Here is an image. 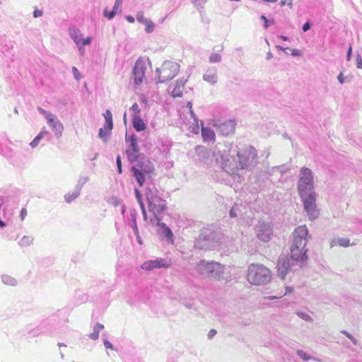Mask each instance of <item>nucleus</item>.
<instances>
[{"label":"nucleus","mask_w":362,"mask_h":362,"mask_svg":"<svg viewBox=\"0 0 362 362\" xmlns=\"http://www.w3.org/2000/svg\"><path fill=\"white\" fill-rule=\"evenodd\" d=\"M105 119V129L112 130L113 128L112 115L110 110H107L104 114Z\"/></svg>","instance_id":"nucleus-26"},{"label":"nucleus","mask_w":362,"mask_h":362,"mask_svg":"<svg viewBox=\"0 0 362 362\" xmlns=\"http://www.w3.org/2000/svg\"><path fill=\"white\" fill-rule=\"evenodd\" d=\"M37 111H38L41 115H44V116H45V115L47 114V112H48V111H47V110H44L43 108H42V107H37Z\"/></svg>","instance_id":"nucleus-60"},{"label":"nucleus","mask_w":362,"mask_h":362,"mask_svg":"<svg viewBox=\"0 0 362 362\" xmlns=\"http://www.w3.org/2000/svg\"><path fill=\"white\" fill-rule=\"evenodd\" d=\"M269 23L272 24V23H274V21H273L271 22L269 21H264V27L267 29L269 27Z\"/></svg>","instance_id":"nucleus-63"},{"label":"nucleus","mask_w":362,"mask_h":362,"mask_svg":"<svg viewBox=\"0 0 362 362\" xmlns=\"http://www.w3.org/2000/svg\"><path fill=\"white\" fill-rule=\"evenodd\" d=\"M240 211V208L238 204H235L233 208L230 209L229 215L230 218H235L237 217L238 214V212Z\"/></svg>","instance_id":"nucleus-38"},{"label":"nucleus","mask_w":362,"mask_h":362,"mask_svg":"<svg viewBox=\"0 0 362 362\" xmlns=\"http://www.w3.org/2000/svg\"><path fill=\"white\" fill-rule=\"evenodd\" d=\"M146 70V67L144 64L142 62L137 60L132 71V77L134 78V83L136 86H139L143 82V79L145 77Z\"/></svg>","instance_id":"nucleus-14"},{"label":"nucleus","mask_w":362,"mask_h":362,"mask_svg":"<svg viewBox=\"0 0 362 362\" xmlns=\"http://www.w3.org/2000/svg\"><path fill=\"white\" fill-rule=\"evenodd\" d=\"M104 329L103 325L101 323L97 322L93 326V332L90 333L88 337L92 340H96L99 337V333Z\"/></svg>","instance_id":"nucleus-24"},{"label":"nucleus","mask_w":362,"mask_h":362,"mask_svg":"<svg viewBox=\"0 0 362 362\" xmlns=\"http://www.w3.org/2000/svg\"><path fill=\"white\" fill-rule=\"evenodd\" d=\"M145 196L148 202V210L153 215L163 214L166 209V201L161 198L160 192L154 184L147 182Z\"/></svg>","instance_id":"nucleus-4"},{"label":"nucleus","mask_w":362,"mask_h":362,"mask_svg":"<svg viewBox=\"0 0 362 362\" xmlns=\"http://www.w3.org/2000/svg\"><path fill=\"white\" fill-rule=\"evenodd\" d=\"M222 59V57L221 54L218 53H213L210 55L209 62L210 63H218L221 62Z\"/></svg>","instance_id":"nucleus-33"},{"label":"nucleus","mask_w":362,"mask_h":362,"mask_svg":"<svg viewBox=\"0 0 362 362\" xmlns=\"http://www.w3.org/2000/svg\"><path fill=\"white\" fill-rule=\"evenodd\" d=\"M132 125L136 132L144 131L146 128V124L141 118L140 115H132Z\"/></svg>","instance_id":"nucleus-19"},{"label":"nucleus","mask_w":362,"mask_h":362,"mask_svg":"<svg viewBox=\"0 0 362 362\" xmlns=\"http://www.w3.org/2000/svg\"><path fill=\"white\" fill-rule=\"evenodd\" d=\"M144 25H146L145 30L147 33H151L154 30L155 23L152 21L148 19Z\"/></svg>","instance_id":"nucleus-34"},{"label":"nucleus","mask_w":362,"mask_h":362,"mask_svg":"<svg viewBox=\"0 0 362 362\" xmlns=\"http://www.w3.org/2000/svg\"><path fill=\"white\" fill-rule=\"evenodd\" d=\"M88 180L89 177L88 176H80L75 186V188L81 191L83 185L88 181Z\"/></svg>","instance_id":"nucleus-31"},{"label":"nucleus","mask_w":362,"mask_h":362,"mask_svg":"<svg viewBox=\"0 0 362 362\" xmlns=\"http://www.w3.org/2000/svg\"><path fill=\"white\" fill-rule=\"evenodd\" d=\"M135 164L132 168L133 177L141 187L146 181L151 179V174L154 171L153 163L144 156L134 161Z\"/></svg>","instance_id":"nucleus-5"},{"label":"nucleus","mask_w":362,"mask_h":362,"mask_svg":"<svg viewBox=\"0 0 362 362\" xmlns=\"http://www.w3.org/2000/svg\"><path fill=\"white\" fill-rule=\"evenodd\" d=\"M42 14H43L42 11L39 9H35V11H33V16L35 18L40 17L42 16Z\"/></svg>","instance_id":"nucleus-50"},{"label":"nucleus","mask_w":362,"mask_h":362,"mask_svg":"<svg viewBox=\"0 0 362 362\" xmlns=\"http://www.w3.org/2000/svg\"><path fill=\"white\" fill-rule=\"evenodd\" d=\"M122 0H115V5H114L112 9L114 11H117L118 8L122 5Z\"/></svg>","instance_id":"nucleus-49"},{"label":"nucleus","mask_w":362,"mask_h":362,"mask_svg":"<svg viewBox=\"0 0 362 362\" xmlns=\"http://www.w3.org/2000/svg\"><path fill=\"white\" fill-rule=\"evenodd\" d=\"M136 20L138 21V22H139L140 23H142V24H144L147 22V21L148 19L144 18V12L143 11H139L137 14H136Z\"/></svg>","instance_id":"nucleus-39"},{"label":"nucleus","mask_w":362,"mask_h":362,"mask_svg":"<svg viewBox=\"0 0 362 362\" xmlns=\"http://www.w3.org/2000/svg\"><path fill=\"white\" fill-rule=\"evenodd\" d=\"M125 140L126 142L129 143V145L126 150V153L128 160L130 163H134L139 158L143 157V156H141V154L139 153L137 137L134 134H132L129 136L127 134Z\"/></svg>","instance_id":"nucleus-10"},{"label":"nucleus","mask_w":362,"mask_h":362,"mask_svg":"<svg viewBox=\"0 0 362 362\" xmlns=\"http://www.w3.org/2000/svg\"><path fill=\"white\" fill-rule=\"evenodd\" d=\"M45 117L47 121V124L52 122L54 119H57L56 116L50 112H47Z\"/></svg>","instance_id":"nucleus-44"},{"label":"nucleus","mask_w":362,"mask_h":362,"mask_svg":"<svg viewBox=\"0 0 362 362\" xmlns=\"http://www.w3.org/2000/svg\"><path fill=\"white\" fill-rule=\"evenodd\" d=\"M134 192H135L136 198L140 205L144 219V221H146L147 220V213H146V209L144 206V204L142 201V198H141L142 196L138 189H135Z\"/></svg>","instance_id":"nucleus-25"},{"label":"nucleus","mask_w":362,"mask_h":362,"mask_svg":"<svg viewBox=\"0 0 362 362\" xmlns=\"http://www.w3.org/2000/svg\"><path fill=\"white\" fill-rule=\"evenodd\" d=\"M291 54L293 56H300V51L296 49H293L291 51Z\"/></svg>","instance_id":"nucleus-59"},{"label":"nucleus","mask_w":362,"mask_h":362,"mask_svg":"<svg viewBox=\"0 0 362 362\" xmlns=\"http://www.w3.org/2000/svg\"><path fill=\"white\" fill-rule=\"evenodd\" d=\"M296 315L301 319L304 320L307 322L312 321V317L309 315V314L303 312V311H298L296 312Z\"/></svg>","instance_id":"nucleus-36"},{"label":"nucleus","mask_w":362,"mask_h":362,"mask_svg":"<svg viewBox=\"0 0 362 362\" xmlns=\"http://www.w3.org/2000/svg\"><path fill=\"white\" fill-rule=\"evenodd\" d=\"M103 344L106 349H113V345L106 339H103Z\"/></svg>","instance_id":"nucleus-48"},{"label":"nucleus","mask_w":362,"mask_h":362,"mask_svg":"<svg viewBox=\"0 0 362 362\" xmlns=\"http://www.w3.org/2000/svg\"><path fill=\"white\" fill-rule=\"evenodd\" d=\"M293 240L291 244V257L282 255L279 256L276 268L278 276L284 279L287 274L298 263L303 264L308 259L306 245L310 238L308 229L305 225L298 226L293 233Z\"/></svg>","instance_id":"nucleus-1"},{"label":"nucleus","mask_w":362,"mask_h":362,"mask_svg":"<svg viewBox=\"0 0 362 362\" xmlns=\"http://www.w3.org/2000/svg\"><path fill=\"white\" fill-rule=\"evenodd\" d=\"M201 20L203 23H204L206 24H209V21H210L207 17H204L203 15H202Z\"/></svg>","instance_id":"nucleus-62"},{"label":"nucleus","mask_w":362,"mask_h":362,"mask_svg":"<svg viewBox=\"0 0 362 362\" xmlns=\"http://www.w3.org/2000/svg\"><path fill=\"white\" fill-rule=\"evenodd\" d=\"M356 67L362 69V57L360 54H358L356 56Z\"/></svg>","instance_id":"nucleus-45"},{"label":"nucleus","mask_w":362,"mask_h":362,"mask_svg":"<svg viewBox=\"0 0 362 362\" xmlns=\"http://www.w3.org/2000/svg\"><path fill=\"white\" fill-rule=\"evenodd\" d=\"M136 238V240L139 245H143V240L141 239V237L139 235V230H137V233H134Z\"/></svg>","instance_id":"nucleus-53"},{"label":"nucleus","mask_w":362,"mask_h":362,"mask_svg":"<svg viewBox=\"0 0 362 362\" xmlns=\"http://www.w3.org/2000/svg\"><path fill=\"white\" fill-rule=\"evenodd\" d=\"M349 242H350L349 239L344 238H338L336 240L332 241L331 247H333L335 243H337L340 246L346 247H348L350 245Z\"/></svg>","instance_id":"nucleus-29"},{"label":"nucleus","mask_w":362,"mask_h":362,"mask_svg":"<svg viewBox=\"0 0 362 362\" xmlns=\"http://www.w3.org/2000/svg\"><path fill=\"white\" fill-rule=\"evenodd\" d=\"M189 112H190V115H191L192 117L194 119V122H197V123H198V119H197V117H196L195 114H194V112L192 111V108H191V109L189 110Z\"/></svg>","instance_id":"nucleus-61"},{"label":"nucleus","mask_w":362,"mask_h":362,"mask_svg":"<svg viewBox=\"0 0 362 362\" xmlns=\"http://www.w3.org/2000/svg\"><path fill=\"white\" fill-rule=\"evenodd\" d=\"M117 13V11H114L113 9L110 11H108L107 9H105L104 16L108 19H112Z\"/></svg>","instance_id":"nucleus-41"},{"label":"nucleus","mask_w":362,"mask_h":362,"mask_svg":"<svg viewBox=\"0 0 362 362\" xmlns=\"http://www.w3.org/2000/svg\"><path fill=\"white\" fill-rule=\"evenodd\" d=\"M130 110H132L134 112L133 115H140V112H141L139 106L136 103H134L132 105V107H130Z\"/></svg>","instance_id":"nucleus-43"},{"label":"nucleus","mask_w":362,"mask_h":362,"mask_svg":"<svg viewBox=\"0 0 362 362\" xmlns=\"http://www.w3.org/2000/svg\"><path fill=\"white\" fill-rule=\"evenodd\" d=\"M111 130H107V129L100 128L98 132V136L103 139V141L106 142L107 140V137L109 136L110 132Z\"/></svg>","instance_id":"nucleus-32"},{"label":"nucleus","mask_w":362,"mask_h":362,"mask_svg":"<svg viewBox=\"0 0 362 362\" xmlns=\"http://www.w3.org/2000/svg\"><path fill=\"white\" fill-rule=\"evenodd\" d=\"M163 214H158L157 215H153L151 218V223L153 225H157L159 227L158 233L160 235L165 238L168 240L173 242V233L171 229L164 223H162Z\"/></svg>","instance_id":"nucleus-11"},{"label":"nucleus","mask_w":362,"mask_h":362,"mask_svg":"<svg viewBox=\"0 0 362 362\" xmlns=\"http://www.w3.org/2000/svg\"><path fill=\"white\" fill-rule=\"evenodd\" d=\"M45 136H47V139H49L50 134L49 132L46 130H42L35 137V139L30 142V145L32 148H35L39 144L40 141L45 138Z\"/></svg>","instance_id":"nucleus-23"},{"label":"nucleus","mask_w":362,"mask_h":362,"mask_svg":"<svg viewBox=\"0 0 362 362\" xmlns=\"http://www.w3.org/2000/svg\"><path fill=\"white\" fill-rule=\"evenodd\" d=\"M273 57V54L271 52H268L267 54V57H266V59L267 60H269L271 59Z\"/></svg>","instance_id":"nucleus-64"},{"label":"nucleus","mask_w":362,"mask_h":362,"mask_svg":"<svg viewBox=\"0 0 362 362\" xmlns=\"http://www.w3.org/2000/svg\"><path fill=\"white\" fill-rule=\"evenodd\" d=\"M203 79L211 85L216 83L218 81L216 69L214 67L208 69L206 73L203 75Z\"/></svg>","instance_id":"nucleus-18"},{"label":"nucleus","mask_w":362,"mask_h":362,"mask_svg":"<svg viewBox=\"0 0 362 362\" xmlns=\"http://www.w3.org/2000/svg\"><path fill=\"white\" fill-rule=\"evenodd\" d=\"M72 71H73V74H74L75 78H78V75H79V72H78V69L75 66L72 67Z\"/></svg>","instance_id":"nucleus-58"},{"label":"nucleus","mask_w":362,"mask_h":362,"mask_svg":"<svg viewBox=\"0 0 362 362\" xmlns=\"http://www.w3.org/2000/svg\"><path fill=\"white\" fill-rule=\"evenodd\" d=\"M216 329H211L209 331V332L208 333V338L209 339H212L216 335Z\"/></svg>","instance_id":"nucleus-54"},{"label":"nucleus","mask_w":362,"mask_h":362,"mask_svg":"<svg viewBox=\"0 0 362 362\" xmlns=\"http://www.w3.org/2000/svg\"><path fill=\"white\" fill-rule=\"evenodd\" d=\"M125 19L129 22V23H133L134 21H135V19L133 16H130V15H127L125 16Z\"/></svg>","instance_id":"nucleus-57"},{"label":"nucleus","mask_w":362,"mask_h":362,"mask_svg":"<svg viewBox=\"0 0 362 362\" xmlns=\"http://www.w3.org/2000/svg\"><path fill=\"white\" fill-rule=\"evenodd\" d=\"M180 64L172 61H165L160 68L156 70L158 83H165L172 80L179 72Z\"/></svg>","instance_id":"nucleus-8"},{"label":"nucleus","mask_w":362,"mask_h":362,"mask_svg":"<svg viewBox=\"0 0 362 362\" xmlns=\"http://www.w3.org/2000/svg\"><path fill=\"white\" fill-rule=\"evenodd\" d=\"M171 266V260L168 258L158 257L155 259L147 260L141 264V269L147 271L153 269L169 268Z\"/></svg>","instance_id":"nucleus-13"},{"label":"nucleus","mask_w":362,"mask_h":362,"mask_svg":"<svg viewBox=\"0 0 362 362\" xmlns=\"http://www.w3.org/2000/svg\"><path fill=\"white\" fill-rule=\"evenodd\" d=\"M341 332L342 334H344L346 337H348L353 342V344L354 345H357L358 341L353 335H351L350 333H349L346 330H342Z\"/></svg>","instance_id":"nucleus-40"},{"label":"nucleus","mask_w":362,"mask_h":362,"mask_svg":"<svg viewBox=\"0 0 362 362\" xmlns=\"http://www.w3.org/2000/svg\"><path fill=\"white\" fill-rule=\"evenodd\" d=\"M235 125V120L228 119L224 122H217L215 126L223 135L228 136L233 133Z\"/></svg>","instance_id":"nucleus-16"},{"label":"nucleus","mask_w":362,"mask_h":362,"mask_svg":"<svg viewBox=\"0 0 362 362\" xmlns=\"http://www.w3.org/2000/svg\"><path fill=\"white\" fill-rule=\"evenodd\" d=\"M207 1V0H194L193 4L194 6L197 8V10L202 13L201 9L203 8L204 4Z\"/></svg>","instance_id":"nucleus-37"},{"label":"nucleus","mask_w":362,"mask_h":362,"mask_svg":"<svg viewBox=\"0 0 362 362\" xmlns=\"http://www.w3.org/2000/svg\"><path fill=\"white\" fill-rule=\"evenodd\" d=\"M337 79L341 84H343L344 83V77L341 72L337 76Z\"/></svg>","instance_id":"nucleus-56"},{"label":"nucleus","mask_w":362,"mask_h":362,"mask_svg":"<svg viewBox=\"0 0 362 362\" xmlns=\"http://www.w3.org/2000/svg\"><path fill=\"white\" fill-rule=\"evenodd\" d=\"M81 191L74 188L71 193H67L64 195V199L67 203H71L80 195Z\"/></svg>","instance_id":"nucleus-27"},{"label":"nucleus","mask_w":362,"mask_h":362,"mask_svg":"<svg viewBox=\"0 0 362 362\" xmlns=\"http://www.w3.org/2000/svg\"><path fill=\"white\" fill-rule=\"evenodd\" d=\"M1 281L4 284L9 286H16L18 283L16 279L6 274L1 275Z\"/></svg>","instance_id":"nucleus-28"},{"label":"nucleus","mask_w":362,"mask_h":362,"mask_svg":"<svg viewBox=\"0 0 362 362\" xmlns=\"http://www.w3.org/2000/svg\"><path fill=\"white\" fill-rule=\"evenodd\" d=\"M297 189L303 202V210L308 218L312 221L317 218L320 213L316 205L314 175L310 168L303 167L300 169Z\"/></svg>","instance_id":"nucleus-2"},{"label":"nucleus","mask_w":362,"mask_h":362,"mask_svg":"<svg viewBox=\"0 0 362 362\" xmlns=\"http://www.w3.org/2000/svg\"><path fill=\"white\" fill-rule=\"evenodd\" d=\"M48 124L51 127L57 138L62 136L64 127L57 118L54 119L52 122H49Z\"/></svg>","instance_id":"nucleus-21"},{"label":"nucleus","mask_w":362,"mask_h":362,"mask_svg":"<svg viewBox=\"0 0 362 362\" xmlns=\"http://www.w3.org/2000/svg\"><path fill=\"white\" fill-rule=\"evenodd\" d=\"M136 215L137 214L134 209H130L128 225L133 229L134 233H137V230H139L136 223Z\"/></svg>","instance_id":"nucleus-22"},{"label":"nucleus","mask_w":362,"mask_h":362,"mask_svg":"<svg viewBox=\"0 0 362 362\" xmlns=\"http://www.w3.org/2000/svg\"><path fill=\"white\" fill-rule=\"evenodd\" d=\"M237 156L238 165L233 156L223 154L221 159L223 161V169L226 172L233 177L234 182L240 183L241 182L240 170H252L257 163V153L254 147L248 146L238 151Z\"/></svg>","instance_id":"nucleus-3"},{"label":"nucleus","mask_w":362,"mask_h":362,"mask_svg":"<svg viewBox=\"0 0 362 362\" xmlns=\"http://www.w3.org/2000/svg\"><path fill=\"white\" fill-rule=\"evenodd\" d=\"M69 33L71 38L74 40L76 45L81 44L90 45L93 40L91 37L83 38L81 31L75 27H70L69 28Z\"/></svg>","instance_id":"nucleus-15"},{"label":"nucleus","mask_w":362,"mask_h":362,"mask_svg":"<svg viewBox=\"0 0 362 362\" xmlns=\"http://www.w3.org/2000/svg\"><path fill=\"white\" fill-rule=\"evenodd\" d=\"M27 215V210L25 208H22V209L21 210V213H20V216H21V221H23L25 217Z\"/></svg>","instance_id":"nucleus-51"},{"label":"nucleus","mask_w":362,"mask_h":362,"mask_svg":"<svg viewBox=\"0 0 362 362\" xmlns=\"http://www.w3.org/2000/svg\"><path fill=\"white\" fill-rule=\"evenodd\" d=\"M292 3L293 0H281L280 2V6H284V5H288L290 8H292Z\"/></svg>","instance_id":"nucleus-46"},{"label":"nucleus","mask_w":362,"mask_h":362,"mask_svg":"<svg viewBox=\"0 0 362 362\" xmlns=\"http://www.w3.org/2000/svg\"><path fill=\"white\" fill-rule=\"evenodd\" d=\"M33 238L31 236H23L19 241V245L21 247H27L33 243Z\"/></svg>","instance_id":"nucleus-30"},{"label":"nucleus","mask_w":362,"mask_h":362,"mask_svg":"<svg viewBox=\"0 0 362 362\" xmlns=\"http://www.w3.org/2000/svg\"><path fill=\"white\" fill-rule=\"evenodd\" d=\"M310 27H311L310 23L309 21H306L302 27L303 31L307 32L308 30H309L310 29Z\"/></svg>","instance_id":"nucleus-47"},{"label":"nucleus","mask_w":362,"mask_h":362,"mask_svg":"<svg viewBox=\"0 0 362 362\" xmlns=\"http://www.w3.org/2000/svg\"><path fill=\"white\" fill-rule=\"evenodd\" d=\"M202 136L205 142H214L215 141V134L214 131L209 127H202Z\"/></svg>","instance_id":"nucleus-20"},{"label":"nucleus","mask_w":362,"mask_h":362,"mask_svg":"<svg viewBox=\"0 0 362 362\" xmlns=\"http://www.w3.org/2000/svg\"><path fill=\"white\" fill-rule=\"evenodd\" d=\"M194 245L202 250L213 249L216 247L214 233L209 228L203 229L196 240Z\"/></svg>","instance_id":"nucleus-9"},{"label":"nucleus","mask_w":362,"mask_h":362,"mask_svg":"<svg viewBox=\"0 0 362 362\" xmlns=\"http://www.w3.org/2000/svg\"><path fill=\"white\" fill-rule=\"evenodd\" d=\"M196 271L201 275L219 279L224 273V268L218 262L201 260L196 266Z\"/></svg>","instance_id":"nucleus-7"},{"label":"nucleus","mask_w":362,"mask_h":362,"mask_svg":"<svg viewBox=\"0 0 362 362\" xmlns=\"http://www.w3.org/2000/svg\"><path fill=\"white\" fill-rule=\"evenodd\" d=\"M86 45H82V44L76 45L78 49V51L81 55H83V54H84L85 49H84L83 47Z\"/></svg>","instance_id":"nucleus-55"},{"label":"nucleus","mask_w":362,"mask_h":362,"mask_svg":"<svg viewBox=\"0 0 362 362\" xmlns=\"http://www.w3.org/2000/svg\"><path fill=\"white\" fill-rule=\"evenodd\" d=\"M352 55V47L349 46L346 53V60L350 61Z\"/></svg>","instance_id":"nucleus-52"},{"label":"nucleus","mask_w":362,"mask_h":362,"mask_svg":"<svg viewBox=\"0 0 362 362\" xmlns=\"http://www.w3.org/2000/svg\"><path fill=\"white\" fill-rule=\"evenodd\" d=\"M187 80L184 78H179L176 81L175 84L171 90V95L173 98L182 97V90Z\"/></svg>","instance_id":"nucleus-17"},{"label":"nucleus","mask_w":362,"mask_h":362,"mask_svg":"<svg viewBox=\"0 0 362 362\" xmlns=\"http://www.w3.org/2000/svg\"><path fill=\"white\" fill-rule=\"evenodd\" d=\"M247 278L251 284H266L271 280V272L262 264H252L248 267Z\"/></svg>","instance_id":"nucleus-6"},{"label":"nucleus","mask_w":362,"mask_h":362,"mask_svg":"<svg viewBox=\"0 0 362 362\" xmlns=\"http://www.w3.org/2000/svg\"><path fill=\"white\" fill-rule=\"evenodd\" d=\"M297 355L303 361H308L312 358L305 351L303 350H298L296 352Z\"/></svg>","instance_id":"nucleus-35"},{"label":"nucleus","mask_w":362,"mask_h":362,"mask_svg":"<svg viewBox=\"0 0 362 362\" xmlns=\"http://www.w3.org/2000/svg\"><path fill=\"white\" fill-rule=\"evenodd\" d=\"M273 236V226L270 223L259 222L257 226V238L263 242L267 243Z\"/></svg>","instance_id":"nucleus-12"},{"label":"nucleus","mask_w":362,"mask_h":362,"mask_svg":"<svg viewBox=\"0 0 362 362\" xmlns=\"http://www.w3.org/2000/svg\"><path fill=\"white\" fill-rule=\"evenodd\" d=\"M116 164L117 167V172L119 174H121L122 173V160L119 155H118L116 158Z\"/></svg>","instance_id":"nucleus-42"}]
</instances>
